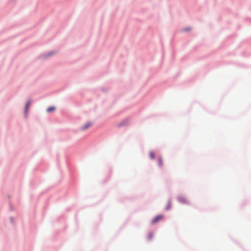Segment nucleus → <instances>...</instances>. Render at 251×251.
<instances>
[{
    "instance_id": "f257e3e1",
    "label": "nucleus",
    "mask_w": 251,
    "mask_h": 251,
    "mask_svg": "<svg viewBox=\"0 0 251 251\" xmlns=\"http://www.w3.org/2000/svg\"><path fill=\"white\" fill-rule=\"evenodd\" d=\"M163 218H164V216L162 215H157V216H156L152 219V220L151 221V223L152 224H156L157 222L162 220L163 219Z\"/></svg>"
},
{
    "instance_id": "f03ea898",
    "label": "nucleus",
    "mask_w": 251,
    "mask_h": 251,
    "mask_svg": "<svg viewBox=\"0 0 251 251\" xmlns=\"http://www.w3.org/2000/svg\"><path fill=\"white\" fill-rule=\"evenodd\" d=\"M177 200L180 202L182 203H186L188 202L186 198L183 196L178 197Z\"/></svg>"
},
{
    "instance_id": "7ed1b4c3",
    "label": "nucleus",
    "mask_w": 251,
    "mask_h": 251,
    "mask_svg": "<svg viewBox=\"0 0 251 251\" xmlns=\"http://www.w3.org/2000/svg\"><path fill=\"white\" fill-rule=\"evenodd\" d=\"M92 125V123L91 122H88L86 123L83 126L81 127V129L82 130H85L88 128H89L90 126H91Z\"/></svg>"
},
{
    "instance_id": "20e7f679",
    "label": "nucleus",
    "mask_w": 251,
    "mask_h": 251,
    "mask_svg": "<svg viewBox=\"0 0 251 251\" xmlns=\"http://www.w3.org/2000/svg\"><path fill=\"white\" fill-rule=\"evenodd\" d=\"M158 163L159 167H161L163 166V160L161 157H159L158 159Z\"/></svg>"
},
{
    "instance_id": "39448f33",
    "label": "nucleus",
    "mask_w": 251,
    "mask_h": 251,
    "mask_svg": "<svg viewBox=\"0 0 251 251\" xmlns=\"http://www.w3.org/2000/svg\"><path fill=\"white\" fill-rule=\"evenodd\" d=\"M172 206V204L170 201H169L167 203L166 209V210H169L171 208V207Z\"/></svg>"
},
{
    "instance_id": "423d86ee",
    "label": "nucleus",
    "mask_w": 251,
    "mask_h": 251,
    "mask_svg": "<svg viewBox=\"0 0 251 251\" xmlns=\"http://www.w3.org/2000/svg\"><path fill=\"white\" fill-rule=\"evenodd\" d=\"M29 104H30V102L28 101L27 102V103L25 105V113H26L27 111Z\"/></svg>"
},
{
    "instance_id": "0eeeda50",
    "label": "nucleus",
    "mask_w": 251,
    "mask_h": 251,
    "mask_svg": "<svg viewBox=\"0 0 251 251\" xmlns=\"http://www.w3.org/2000/svg\"><path fill=\"white\" fill-rule=\"evenodd\" d=\"M55 110V108L54 107H49L47 109V111L48 112H50L51 111H53Z\"/></svg>"
},
{
    "instance_id": "6e6552de",
    "label": "nucleus",
    "mask_w": 251,
    "mask_h": 251,
    "mask_svg": "<svg viewBox=\"0 0 251 251\" xmlns=\"http://www.w3.org/2000/svg\"><path fill=\"white\" fill-rule=\"evenodd\" d=\"M149 155L151 159H153L154 158V153L152 151L150 152Z\"/></svg>"
},
{
    "instance_id": "1a4fd4ad",
    "label": "nucleus",
    "mask_w": 251,
    "mask_h": 251,
    "mask_svg": "<svg viewBox=\"0 0 251 251\" xmlns=\"http://www.w3.org/2000/svg\"><path fill=\"white\" fill-rule=\"evenodd\" d=\"M152 235L151 234L149 236V239H151V238H152Z\"/></svg>"
}]
</instances>
